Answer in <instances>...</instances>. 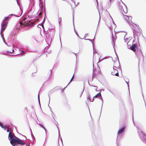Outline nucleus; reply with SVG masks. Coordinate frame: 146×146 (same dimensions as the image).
<instances>
[{"instance_id": "a211bd4d", "label": "nucleus", "mask_w": 146, "mask_h": 146, "mask_svg": "<svg viewBox=\"0 0 146 146\" xmlns=\"http://www.w3.org/2000/svg\"><path fill=\"white\" fill-rule=\"evenodd\" d=\"M74 74H73V76H72V77L71 80H70V82H71L72 81V80H73V78L74 77Z\"/></svg>"}, {"instance_id": "423d86ee", "label": "nucleus", "mask_w": 146, "mask_h": 146, "mask_svg": "<svg viewBox=\"0 0 146 146\" xmlns=\"http://www.w3.org/2000/svg\"><path fill=\"white\" fill-rule=\"evenodd\" d=\"M118 69L113 68V70L111 72V74L113 76H119Z\"/></svg>"}, {"instance_id": "39448f33", "label": "nucleus", "mask_w": 146, "mask_h": 146, "mask_svg": "<svg viewBox=\"0 0 146 146\" xmlns=\"http://www.w3.org/2000/svg\"><path fill=\"white\" fill-rule=\"evenodd\" d=\"M26 19H23L22 21V22L20 21L19 22V24H17V25H23L24 26H28L29 25V21H25Z\"/></svg>"}, {"instance_id": "7ed1b4c3", "label": "nucleus", "mask_w": 146, "mask_h": 146, "mask_svg": "<svg viewBox=\"0 0 146 146\" xmlns=\"http://www.w3.org/2000/svg\"><path fill=\"white\" fill-rule=\"evenodd\" d=\"M7 23L4 22L3 21L1 25V29L0 33L1 35H2V32L5 30L6 27V26L7 25Z\"/></svg>"}, {"instance_id": "f257e3e1", "label": "nucleus", "mask_w": 146, "mask_h": 146, "mask_svg": "<svg viewBox=\"0 0 146 146\" xmlns=\"http://www.w3.org/2000/svg\"><path fill=\"white\" fill-rule=\"evenodd\" d=\"M7 132H9V137L10 138L9 140L10 141L11 143L13 146H17L18 144L25 145V143L21 140L13 135L11 131V129L8 128L7 130Z\"/></svg>"}, {"instance_id": "aec40b11", "label": "nucleus", "mask_w": 146, "mask_h": 146, "mask_svg": "<svg viewBox=\"0 0 146 146\" xmlns=\"http://www.w3.org/2000/svg\"><path fill=\"white\" fill-rule=\"evenodd\" d=\"M21 53L22 54H23L25 53V52L23 51H22Z\"/></svg>"}, {"instance_id": "f03ea898", "label": "nucleus", "mask_w": 146, "mask_h": 146, "mask_svg": "<svg viewBox=\"0 0 146 146\" xmlns=\"http://www.w3.org/2000/svg\"><path fill=\"white\" fill-rule=\"evenodd\" d=\"M124 20L129 24L133 23L132 21V17L126 15H124L123 17Z\"/></svg>"}, {"instance_id": "1a4fd4ad", "label": "nucleus", "mask_w": 146, "mask_h": 146, "mask_svg": "<svg viewBox=\"0 0 146 146\" xmlns=\"http://www.w3.org/2000/svg\"><path fill=\"white\" fill-rule=\"evenodd\" d=\"M125 129V127H123L121 129H120L117 132V134H119L120 133H122L124 131V129Z\"/></svg>"}, {"instance_id": "9d476101", "label": "nucleus", "mask_w": 146, "mask_h": 146, "mask_svg": "<svg viewBox=\"0 0 146 146\" xmlns=\"http://www.w3.org/2000/svg\"><path fill=\"white\" fill-rule=\"evenodd\" d=\"M51 72L50 71L46 74V76L48 77V79H49V78L51 77Z\"/></svg>"}, {"instance_id": "412c9836", "label": "nucleus", "mask_w": 146, "mask_h": 146, "mask_svg": "<svg viewBox=\"0 0 146 146\" xmlns=\"http://www.w3.org/2000/svg\"><path fill=\"white\" fill-rule=\"evenodd\" d=\"M41 15V13L40 12L39 14V15Z\"/></svg>"}, {"instance_id": "b1692460", "label": "nucleus", "mask_w": 146, "mask_h": 146, "mask_svg": "<svg viewBox=\"0 0 146 146\" xmlns=\"http://www.w3.org/2000/svg\"><path fill=\"white\" fill-rule=\"evenodd\" d=\"M37 72V71H36V72H35V73Z\"/></svg>"}, {"instance_id": "4be33fe9", "label": "nucleus", "mask_w": 146, "mask_h": 146, "mask_svg": "<svg viewBox=\"0 0 146 146\" xmlns=\"http://www.w3.org/2000/svg\"><path fill=\"white\" fill-rule=\"evenodd\" d=\"M112 37H114V36H113V34H112Z\"/></svg>"}, {"instance_id": "2eb2a0df", "label": "nucleus", "mask_w": 146, "mask_h": 146, "mask_svg": "<svg viewBox=\"0 0 146 146\" xmlns=\"http://www.w3.org/2000/svg\"><path fill=\"white\" fill-rule=\"evenodd\" d=\"M62 18L61 17H60L59 19V23H60L61 22L62 20Z\"/></svg>"}, {"instance_id": "0eeeda50", "label": "nucleus", "mask_w": 146, "mask_h": 146, "mask_svg": "<svg viewBox=\"0 0 146 146\" xmlns=\"http://www.w3.org/2000/svg\"><path fill=\"white\" fill-rule=\"evenodd\" d=\"M120 68V64L118 62H115L114 63L113 68L119 69Z\"/></svg>"}, {"instance_id": "dca6fc26", "label": "nucleus", "mask_w": 146, "mask_h": 146, "mask_svg": "<svg viewBox=\"0 0 146 146\" xmlns=\"http://www.w3.org/2000/svg\"><path fill=\"white\" fill-rule=\"evenodd\" d=\"M8 18V17H5V18H4V20L3 21L4 22H5V21Z\"/></svg>"}, {"instance_id": "f3484780", "label": "nucleus", "mask_w": 146, "mask_h": 146, "mask_svg": "<svg viewBox=\"0 0 146 146\" xmlns=\"http://www.w3.org/2000/svg\"><path fill=\"white\" fill-rule=\"evenodd\" d=\"M0 126H1L2 128V127H3V126H4L3 125V124L2 123H0Z\"/></svg>"}, {"instance_id": "20e7f679", "label": "nucleus", "mask_w": 146, "mask_h": 146, "mask_svg": "<svg viewBox=\"0 0 146 146\" xmlns=\"http://www.w3.org/2000/svg\"><path fill=\"white\" fill-rule=\"evenodd\" d=\"M121 8L122 11L123 16L124 15H125V14H126L127 13V7L124 4L121 5Z\"/></svg>"}, {"instance_id": "6e6552de", "label": "nucleus", "mask_w": 146, "mask_h": 146, "mask_svg": "<svg viewBox=\"0 0 146 146\" xmlns=\"http://www.w3.org/2000/svg\"><path fill=\"white\" fill-rule=\"evenodd\" d=\"M137 47V44H133L132 46L130 47V49L132 50L134 52H135L136 51V48Z\"/></svg>"}, {"instance_id": "ddd939ff", "label": "nucleus", "mask_w": 146, "mask_h": 146, "mask_svg": "<svg viewBox=\"0 0 146 146\" xmlns=\"http://www.w3.org/2000/svg\"><path fill=\"white\" fill-rule=\"evenodd\" d=\"M50 35L48 33H47L46 34V38L48 39H50Z\"/></svg>"}, {"instance_id": "5701e85b", "label": "nucleus", "mask_w": 146, "mask_h": 146, "mask_svg": "<svg viewBox=\"0 0 146 146\" xmlns=\"http://www.w3.org/2000/svg\"><path fill=\"white\" fill-rule=\"evenodd\" d=\"M33 74H34V73H32V75H33H33H34Z\"/></svg>"}, {"instance_id": "f8f14e48", "label": "nucleus", "mask_w": 146, "mask_h": 146, "mask_svg": "<svg viewBox=\"0 0 146 146\" xmlns=\"http://www.w3.org/2000/svg\"><path fill=\"white\" fill-rule=\"evenodd\" d=\"M87 100H88L90 102H93L94 100V99L93 98L92 99H91L90 98V96L89 94H88L87 96Z\"/></svg>"}, {"instance_id": "4468645a", "label": "nucleus", "mask_w": 146, "mask_h": 146, "mask_svg": "<svg viewBox=\"0 0 146 146\" xmlns=\"http://www.w3.org/2000/svg\"><path fill=\"white\" fill-rule=\"evenodd\" d=\"M11 48V50H9L8 51H7V52H9L10 53H13L14 51V50L13 49H13H12V47L10 48Z\"/></svg>"}, {"instance_id": "6ab92c4d", "label": "nucleus", "mask_w": 146, "mask_h": 146, "mask_svg": "<svg viewBox=\"0 0 146 146\" xmlns=\"http://www.w3.org/2000/svg\"><path fill=\"white\" fill-rule=\"evenodd\" d=\"M6 126H4L3 127H2V128H4L5 129V130H6Z\"/></svg>"}, {"instance_id": "9b49d317", "label": "nucleus", "mask_w": 146, "mask_h": 146, "mask_svg": "<svg viewBox=\"0 0 146 146\" xmlns=\"http://www.w3.org/2000/svg\"><path fill=\"white\" fill-rule=\"evenodd\" d=\"M101 96V94L100 93H99L97 94L95 96L93 97V99L96 98H100V97Z\"/></svg>"}]
</instances>
